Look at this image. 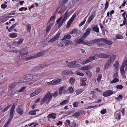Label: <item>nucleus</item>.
I'll list each match as a JSON object with an SVG mask.
<instances>
[{
	"label": "nucleus",
	"mask_w": 127,
	"mask_h": 127,
	"mask_svg": "<svg viewBox=\"0 0 127 127\" xmlns=\"http://www.w3.org/2000/svg\"><path fill=\"white\" fill-rule=\"evenodd\" d=\"M114 116L117 119L120 120L121 118V113L118 111L115 112Z\"/></svg>",
	"instance_id": "16"
},
{
	"label": "nucleus",
	"mask_w": 127,
	"mask_h": 127,
	"mask_svg": "<svg viewBox=\"0 0 127 127\" xmlns=\"http://www.w3.org/2000/svg\"><path fill=\"white\" fill-rule=\"evenodd\" d=\"M102 38H100L98 39H95L90 41V43L92 44L96 43L102 41Z\"/></svg>",
	"instance_id": "19"
},
{
	"label": "nucleus",
	"mask_w": 127,
	"mask_h": 127,
	"mask_svg": "<svg viewBox=\"0 0 127 127\" xmlns=\"http://www.w3.org/2000/svg\"><path fill=\"white\" fill-rule=\"evenodd\" d=\"M69 102V100H64L61 102L60 104L61 105L63 106L67 104Z\"/></svg>",
	"instance_id": "30"
},
{
	"label": "nucleus",
	"mask_w": 127,
	"mask_h": 127,
	"mask_svg": "<svg viewBox=\"0 0 127 127\" xmlns=\"http://www.w3.org/2000/svg\"><path fill=\"white\" fill-rule=\"evenodd\" d=\"M83 88L78 89L75 91L76 95H78L81 93L84 90Z\"/></svg>",
	"instance_id": "24"
},
{
	"label": "nucleus",
	"mask_w": 127,
	"mask_h": 127,
	"mask_svg": "<svg viewBox=\"0 0 127 127\" xmlns=\"http://www.w3.org/2000/svg\"><path fill=\"white\" fill-rule=\"evenodd\" d=\"M68 90L70 93H72L74 92L73 89L71 87H68Z\"/></svg>",
	"instance_id": "44"
},
{
	"label": "nucleus",
	"mask_w": 127,
	"mask_h": 127,
	"mask_svg": "<svg viewBox=\"0 0 127 127\" xmlns=\"http://www.w3.org/2000/svg\"><path fill=\"white\" fill-rule=\"evenodd\" d=\"M71 36L69 34H67L64 35L63 38H62L61 40H64L66 39H69L71 38Z\"/></svg>",
	"instance_id": "28"
},
{
	"label": "nucleus",
	"mask_w": 127,
	"mask_h": 127,
	"mask_svg": "<svg viewBox=\"0 0 127 127\" xmlns=\"http://www.w3.org/2000/svg\"><path fill=\"white\" fill-rule=\"evenodd\" d=\"M102 78V75L101 74H99L98 77L97 78V81L98 82H99L101 80V79Z\"/></svg>",
	"instance_id": "56"
},
{
	"label": "nucleus",
	"mask_w": 127,
	"mask_h": 127,
	"mask_svg": "<svg viewBox=\"0 0 127 127\" xmlns=\"http://www.w3.org/2000/svg\"><path fill=\"white\" fill-rule=\"evenodd\" d=\"M95 56L90 57L87 60L83 62L82 63V64H85L88 63L90 62L95 60Z\"/></svg>",
	"instance_id": "9"
},
{
	"label": "nucleus",
	"mask_w": 127,
	"mask_h": 127,
	"mask_svg": "<svg viewBox=\"0 0 127 127\" xmlns=\"http://www.w3.org/2000/svg\"><path fill=\"white\" fill-rule=\"evenodd\" d=\"M60 34V33H58L53 37L52 38L48 41V42L52 43L57 40L59 37Z\"/></svg>",
	"instance_id": "7"
},
{
	"label": "nucleus",
	"mask_w": 127,
	"mask_h": 127,
	"mask_svg": "<svg viewBox=\"0 0 127 127\" xmlns=\"http://www.w3.org/2000/svg\"><path fill=\"white\" fill-rule=\"evenodd\" d=\"M70 83L71 84H73L74 83V80L72 78H70L69 80Z\"/></svg>",
	"instance_id": "55"
},
{
	"label": "nucleus",
	"mask_w": 127,
	"mask_h": 127,
	"mask_svg": "<svg viewBox=\"0 0 127 127\" xmlns=\"http://www.w3.org/2000/svg\"><path fill=\"white\" fill-rule=\"evenodd\" d=\"M76 16V13H74L72 17L70 19L69 21L68 22L67 24V26H70L71 23L73 21L74 19L75 18Z\"/></svg>",
	"instance_id": "13"
},
{
	"label": "nucleus",
	"mask_w": 127,
	"mask_h": 127,
	"mask_svg": "<svg viewBox=\"0 0 127 127\" xmlns=\"http://www.w3.org/2000/svg\"><path fill=\"white\" fill-rule=\"evenodd\" d=\"M86 20V19H84L83 20V21L82 22H81L79 24V26L80 27L82 25H83L85 23V21Z\"/></svg>",
	"instance_id": "49"
},
{
	"label": "nucleus",
	"mask_w": 127,
	"mask_h": 127,
	"mask_svg": "<svg viewBox=\"0 0 127 127\" xmlns=\"http://www.w3.org/2000/svg\"><path fill=\"white\" fill-rule=\"evenodd\" d=\"M59 46L60 47H63L64 45V43L63 42H60L58 44Z\"/></svg>",
	"instance_id": "64"
},
{
	"label": "nucleus",
	"mask_w": 127,
	"mask_h": 127,
	"mask_svg": "<svg viewBox=\"0 0 127 127\" xmlns=\"http://www.w3.org/2000/svg\"><path fill=\"white\" fill-rule=\"evenodd\" d=\"M52 98V94H50V92H48L47 94L44 97L41 101L40 104L42 105L45 102L46 103H48Z\"/></svg>",
	"instance_id": "3"
},
{
	"label": "nucleus",
	"mask_w": 127,
	"mask_h": 127,
	"mask_svg": "<svg viewBox=\"0 0 127 127\" xmlns=\"http://www.w3.org/2000/svg\"><path fill=\"white\" fill-rule=\"evenodd\" d=\"M42 90L41 89H38L34 92L32 93L30 95L31 97H33L37 95Z\"/></svg>",
	"instance_id": "10"
},
{
	"label": "nucleus",
	"mask_w": 127,
	"mask_h": 127,
	"mask_svg": "<svg viewBox=\"0 0 127 127\" xmlns=\"http://www.w3.org/2000/svg\"><path fill=\"white\" fill-rule=\"evenodd\" d=\"M119 64V62L118 61H115V63L114 64V67H115V69L117 70L118 68V65Z\"/></svg>",
	"instance_id": "29"
},
{
	"label": "nucleus",
	"mask_w": 127,
	"mask_h": 127,
	"mask_svg": "<svg viewBox=\"0 0 127 127\" xmlns=\"http://www.w3.org/2000/svg\"><path fill=\"white\" fill-rule=\"evenodd\" d=\"M106 109H104L101 110L100 112V113L101 114H105L106 113Z\"/></svg>",
	"instance_id": "63"
},
{
	"label": "nucleus",
	"mask_w": 127,
	"mask_h": 127,
	"mask_svg": "<svg viewBox=\"0 0 127 127\" xmlns=\"http://www.w3.org/2000/svg\"><path fill=\"white\" fill-rule=\"evenodd\" d=\"M61 81L60 79H57L56 80H53L52 81L48 82L47 84L48 85H54L59 83Z\"/></svg>",
	"instance_id": "6"
},
{
	"label": "nucleus",
	"mask_w": 127,
	"mask_h": 127,
	"mask_svg": "<svg viewBox=\"0 0 127 127\" xmlns=\"http://www.w3.org/2000/svg\"><path fill=\"white\" fill-rule=\"evenodd\" d=\"M82 38H81L79 39L77 41H76L75 43V44L76 45H77L78 44L82 43L83 44V41H84L83 40H82Z\"/></svg>",
	"instance_id": "32"
},
{
	"label": "nucleus",
	"mask_w": 127,
	"mask_h": 127,
	"mask_svg": "<svg viewBox=\"0 0 127 127\" xmlns=\"http://www.w3.org/2000/svg\"><path fill=\"white\" fill-rule=\"evenodd\" d=\"M76 73L77 75L80 76H83L84 75V74L83 73L79 72L78 71L76 72Z\"/></svg>",
	"instance_id": "57"
},
{
	"label": "nucleus",
	"mask_w": 127,
	"mask_h": 127,
	"mask_svg": "<svg viewBox=\"0 0 127 127\" xmlns=\"http://www.w3.org/2000/svg\"><path fill=\"white\" fill-rule=\"evenodd\" d=\"M123 98V96L121 95H119L118 97L116 98V100L118 101H120L122 100Z\"/></svg>",
	"instance_id": "34"
},
{
	"label": "nucleus",
	"mask_w": 127,
	"mask_h": 127,
	"mask_svg": "<svg viewBox=\"0 0 127 127\" xmlns=\"http://www.w3.org/2000/svg\"><path fill=\"white\" fill-rule=\"evenodd\" d=\"M39 111V110L38 109H35L29 111L28 114L31 115H34L36 114V111Z\"/></svg>",
	"instance_id": "23"
},
{
	"label": "nucleus",
	"mask_w": 127,
	"mask_h": 127,
	"mask_svg": "<svg viewBox=\"0 0 127 127\" xmlns=\"http://www.w3.org/2000/svg\"><path fill=\"white\" fill-rule=\"evenodd\" d=\"M17 36V33H13L10 34V37L12 38H14L16 37Z\"/></svg>",
	"instance_id": "42"
},
{
	"label": "nucleus",
	"mask_w": 127,
	"mask_h": 127,
	"mask_svg": "<svg viewBox=\"0 0 127 127\" xmlns=\"http://www.w3.org/2000/svg\"><path fill=\"white\" fill-rule=\"evenodd\" d=\"M43 52H40L37 53L36 54L34 55V58L35 59L43 55Z\"/></svg>",
	"instance_id": "31"
},
{
	"label": "nucleus",
	"mask_w": 127,
	"mask_h": 127,
	"mask_svg": "<svg viewBox=\"0 0 127 127\" xmlns=\"http://www.w3.org/2000/svg\"><path fill=\"white\" fill-rule=\"evenodd\" d=\"M7 7V5L4 3L2 4L1 5V8L3 9H4L6 8Z\"/></svg>",
	"instance_id": "58"
},
{
	"label": "nucleus",
	"mask_w": 127,
	"mask_h": 127,
	"mask_svg": "<svg viewBox=\"0 0 127 127\" xmlns=\"http://www.w3.org/2000/svg\"><path fill=\"white\" fill-rule=\"evenodd\" d=\"M80 115V113L79 112H77L74 113L73 114L72 116L75 117L76 118H77L79 117Z\"/></svg>",
	"instance_id": "38"
},
{
	"label": "nucleus",
	"mask_w": 127,
	"mask_h": 127,
	"mask_svg": "<svg viewBox=\"0 0 127 127\" xmlns=\"http://www.w3.org/2000/svg\"><path fill=\"white\" fill-rule=\"evenodd\" d=\"M65 22L64 21V20H62L61 21H60V23L59 24V26L58 27H60Z\"/></svg>",
	"instance_id": "53"
},
{
	"label": "nucleus",
	"mask_w": 127,
	"mask_h": 127,
	"mask_svg": "<svg viewBox=\"0 0 127 127\" xmlns=\"http://www.w3.org/2000/svg\"><path fill=\"white\" fill-rule=\"evenodd\" d=\"M102 41L105 43L106 44L109 45H111L113 43V42L112 41L107 40L103 38H102Z\"/></svg>",
	"instance_id": "17"
},
{
	"label": "nucleus",
	"mask_w": 127,
	"mask_h": 127,
	"mask_svg": "<svg viewBox=\"0 0 127 127\" xmlns=\"http://www.w3.org/2000/svg\"><path fill=\"white\" fill-rule=\"evenodd\" d=\"M34 59L35 58L34 55H31L25 58L24 60L25 61H28Z\"/></svg>",
	"instance_id": "25"
},
{
	"label": "nucleus",
	"mask_w": 127,
	"mask_h": 127,
	"mask_svg": "<svg viewBox=\"0 0 127 127\" xmlns=\"http://www.w3.org/2000/svg\"><path fill=\"white\" fill-rule=\"evenodd\" d=\"M93 31L98 33L99 32V28L98 27L97 25L94 26L93 28Z\"/></svg>",
	"instance_id": "27"
},
{
	"label": "nucleus",
	"mask_w": 127,
	"mask_h": 127,
	"mask_svg": "<svg viewBox=\"0 0 127 127\" xmlns=\"http://www.w3.org/2000/svg\"><path fill=\"white\" fill-rule=\"evenodd\" d=\"M85 73L89 77H91L92 76V73L90 71L88 70L86 71L85 72Z\"/></svg>",
	"instance_id": "36"
},
{
	"label": "nucleus",
	"mask_w": 127,
	"mask_h": 127,
	"mask_svg": "<svg viewBox=\"0 0 127 127\" xmlns=\"http://www.w3.org/2000/svg\"><path fill=\"white\" fill-rule=\"evenodd\" d=\"M76 16V13H74L72 17L70 19L69 21L68 22L67 24V26H70L71 23L73 21L74 19L75 18Z\"/></svg>",
	"instance_id": "12"
},
{
	"label": "nucleus",
	"mask_w": 127,
	"mask_h": 127,
	"mask_svg": "<svg viewBox=\"0 0 127 127\" xmlns=\"http://www.w3.org/2000/svg\"><path fill=\"white\" fill-rule=\"evenodd\" d=\"M113 93L114 92L112 91L111 90H108L103 92L102 94V95L104 96L107 97L110 96L113 94Z\"/></svg>",
	"instance_id": "8"
},
{
	"label": "nucleus",
	"mask_w": 127,
	"mask_h": 127,
	"mask_svg": "<svg viewBox=\"0 0 127 127\" xmlns=\"http://www.w3.org/2000/svg\"><path fill=\"white\" fill-rule=\"evenodd\" d=\"M119 79L116 78H114L113 80L111 82V83H116L119 81Z\"/></svg>",
	"instance_id": "45"
},
{
	"label": "nucleus",
	"mask_w": 127,
	"mask_h": 127,
	"mask_svg": "<svg viewBox=\"0 0 127 127\" xmlns=\"http://www.w3.org/2000/svg\"><path fill=\"white\" fill-rule=\"evenodd\" d=\"M72 43V41L67 40L64 41V44L65 46H66L71 44Z\"/></svg>",
	"instance_id": "35"
},
{
	"label": "nucleus",
	"mask_w": 127,
	"mask_h": 127,
	"mask_svg": "<svg viewBox=\"0 0 127 127\" xmlns=\"http://www.w3.org/2000/svg\"><path fill=\"white\" fill-rule=\"evenodd\" d=\"M76 62L75 61L70 62L67 64L68 66L72 68L76 67V66L78 67H80V65L76 64Z\"/></svg>",
	"instance_id": "4"
},
{
	"label": "nucleus",
	"mask_w": 127,
	"mask_h": 127,
	"mask_svg": "<svg viewBox=\"0 0 127 127\" xmlns=\"http://www.w3.org/2000/svg\"><path fill=\"white\" fill-rule=\"evenodd\" d=\"M50 94H52V97L53 96L54 97H55L58 95V92L57 91H56V92H55L54 94L51 93H50Z\"/></svg>",
	"instance_id": "47"
},
{
	"label": "nucleus",
	"mask_w": 127,
	"mask_h": 127,
	"mask_svg": "<svg viewBox=\"0 0 127 127\" xmlns=\"http://www.w3.org/2000/svg\"><path fill=\"white\" fill-rule=\"evenodd\" d=\"M95 16V13H92L91 16L89 17L88 20H87L88 22V23H90L93 19Z\"/></svg>",
	"instance_id": "22"
},
{
	"label": "nucleus",
	"mask_w": 127,
	"mask_h": 127,
	"mask_svg": "<svg viewBox=\"0 0 127 127\" xmlns=\"http://www.w3.org/2000/svg\"><path fill=\"white\" fill-rule=\"evenodd\" d=\"M11 105L8 106L6 107L2 111L3 112H4L7 111V110L10 107Z\"/></svg>",
	"instance_id": "48"
},
{
	"label": "nucleus",
	"mask_w": 127,
	"mask_h": 127,
	"mask_svg": "<svg viewBox=\"0 0 127 127\" xmlns=\"http://www.w3.org/2000/svg\"><path fill=\"white\" fill-rule=\"evenodd\" d=\"M56 114L55 113H52L49 114L47 116L48 118H52L54 119L56 118Z\"/></svg>",
	"instance_id": "21"
},
{
	"label": "nucleus",
	"mask_w": 127,
	"mask_h": 127,
	"mask_svg": "<svg viewBox=\"0 0 127 127\" xmlns=\"http://www.w3.org/2000/svg\"><path fill=\"white\" fill-rule=\"evenodd\" d=\"M92 66L90 65H88L82 67L81 68V69L82 70H88L92 69Z\"/></svg>",
	"instance_id": "14"
},
{
	"label": "nucleus",
	"mask_w": 127,
	"mask_h": 127,
	"mask_svg": "<svg viewBox=\"0 0 127 127\" xmlns=\"http://www.w3.org/2000/svg\"><path fill=\"white\" fill-rule=\"evenodd\" d=\"M64 86L61 87L59 90V94L60 95H61L62 93V92L64 88Z\"/></svg>",
	"instance_id": "39"
},
{
	"label": "nucleus",
	"mask_w": 127,
	"mask_h": 127,
	"mask_svg": "<svg viewBox=\"0 0 127 127\" xmlns=\"http://www.w3.org/2000/svg\"><path fill=\"white\" fill-rule=\"evenodd\" d=\"M76 124L73 122H71L69 125L70 127H75L76 126Z\"/></svg>",
	"instance_id": "50"
},
{
	"label": "nucleus",
	"mask_w": 127,
	"mask_h": 127,
	"mask_svg": "<svg viewBox=\"0 0 127 127\" xmlns=\"http://www.w3.org/2000/svg\"><path fill=\"white\" fill-rule=\"evenodd\" d=\"M19 56L22 57L23 56L27 55L28 54V51L27 49L24 48L21 49L19 52Z\"/></svg>",
	"instance_id": "5"
},
{
	"label": "nucleus",
	"mask_w": 127,
	"mask_h": 127,
	"mask_svg": "<svg viewBox=\"0 0 127 127\" xmlns=\"http://www.w3.org/2000/svg\"><path fill=\"white\" fill-rule=\"evenodd\" d=\"M15 107V104H13L12 106L10 112V115L9 119L7 122L4 125L3 127H7L8 125L10 123L11 120L13 118L14 116V112Z\"/></svg>",
	"instance_id": "1"
},
{
	"label": "nucleus",
	"mask_w": 127,
	"mask_h": 127,
	"mask_svg": "<svg viewBox=\"0 0 127 127\" xmlns=\"http://www.w3.org/2000/svg\"><path fill=\"white\" fill-rule=\"evenodd\" d=\"M111 64L110 63H108V62H107L106 63L105 65L104 66V67L105 68H106L108 66H109L110 65V64Z\"/></svg>",
	"instance_id": "62"
},
{
	"label": "nucleus",
	"mask_w": 127,
	"mask_h": 127,
	"mask_svg": "<svg viewBox=\"0 0 127 127\" xmlns=\"http://www.w3.org/2000/svg\"><path fill=\"white\" fill-rule=\"evenodd\" d=\"M116 57V56L115 55L112 56L107 61L108 63H111L113 62L115 60Z\"/></svg>",
	"instance_id": "20"
},
{
	"label": "nucleus",
	"mask_w": 127,
	"mask_h": 127,
	"mask_svg": "<svg viewBox=\"0 0 127 127\" xmlns=\"http://www.w3.org/2000/svg\"><path fill=\"white\" fill-rule=\"evenodd\" d=\"M69 16L67 14V13L66 12L64 14V18L62 19V20H64L65 21L66 20L67 18Z\"/></svg>",
	"instance_id": "37"
},
{
	"label": "nucleus",
	"mask_w": 127,
	"mask_h": 127,
	"mask_svg": "<svg viewBox=\"0 0 127 127\" xmlns=\"http://www.w3.org/2000/svg\"><path fill=\"white\" fill-rule=\"evenodd\" d=\"M41 66L40 65H38L37 66H36L34 68V70H41Z\"/></svg>",
	"instance_id": "51"
},
{
	"label": "nucleus",
	"mask_w": 127,
	"mask_h": 127,
	"mask_svg": "<svg viewBox=\"0 0 127 127\" xmlns=\"http://www.w3.org/2000/svg\"><path fill=\"white\" fill-rule=\"evenodd\" d=\"M110 55H108L104 53L98 54L97 55V57L99 58H108L110 57Z\"/></svg>",
	"instance_id": "11"
},
{
	"label": "nucleus",
	"mask_w": 127,
	"mask_h": 127,
	"mask_svg": "<svg viewBox=\"0 0 127 127\" xmlns=\"http://www.w3.org/2000/svg\"><path fill=\"white\" fill-rule=\"evenodd\" d=\"M31 29V26L30 24H28L27 26V30L28 32H30Z\"/></svg>",
	"instance_id": "46"
},
{
	"label": "nucleus",
	"mask_w": 127,
	"mask_h": 127,
	"mask_svg": "<svg viewBox=\"0 0 127 127\" xmlns=\"http://www.w3.org/2000/svg\"><path fill=\"white\" fill-rule=\"evenodd\" d=\"M78 104L79 103L78 102H74L73 104V107H77L78 106Z\"/></svg>",
	"instance_id": "52"
},
{
	"label": "nucleus",
	"mask_w": 127,
	"mask_h": 127,
	"mask_svg": "<svg viewBox=\"0 0 127 127\" xmlns=\"http://www.w3.org/2000/svg\"><path fill=\"white\" fill-rule=\"evenodd\" d=\"M23 41V39L22 38L20 39L17 42V43L19 44H21Z\"/></svg>",
	"instance_id": "59"
},
{
	"label": "nucleus",
	"mask_w": 127,
	"mask_h": 127,
	"mask_svg": "<svg viewBox=\"0 0 127 127\" xmlns=\"http://www.w3.org/2000/svg\"><path fill=\"white\" fill-rule=\"evenodd\" d=\"M73 72L71 70H66L63 71L61 73L62 75L71 74Z\"/></svg>",
	"instance_id": "15"
},
{
	"label": "nucleus",
	"mask_w": 127,
	"mask_h": 127,
	"mask_svg": "<svg viewBox=\"0 0 127 127\" xmlns=\"http://www.w3.org/2000/svg\"><path fill=\"white\" fill-rule=\"evenodd\" d=\"M124 67L123 66H121L120 67V71L121 75L123 76V77L124 78H126V77L125 76V72L124 70Z\"/></svg>",
	"instance_id": "18"
},
{
	"label": "nucleus",
	"mask_w": 127,
	"mask_h": 127,
	"mask_svg": "<svg viewBox=\"0 0 127 127\" xmlns=\"http://www.w3.org/2000/svg\"><path fill=\"white\" fill-rule=\"evenodd\" d=\"M40 76V75L38 74H35L34 76L32 74H28L24 76L21 81L22 82L28 81L32 80L34 77H37Z\"/></svg>",
	"instance_id": "2"
},
{
	"label": "nucleus",
	"mask_w": 127,
	"mask_h": 127,
	"mask_svg": "<svg viewBox=\"0 0 127 127\" xmlns=\"http://www.w3.org/2000/svg\"><path fill=\"white\" fill-rule=\"evenodd\" d=\"M16 111L20 115H22L24 113L23 111L19 107H18L16 109Z\"/></svg>",
	"instance_id": "26"
},
{
	"label": "nucleus",
	"mask_w": 127,
	"mask_h": 127,
	"mask_svg": "<svg viewBox=\"0 0 127 127\" xmlns=\"http://www.w3.org/2000/svg\"><path fill=\"white\" fill-rule=\"evenodd\" d=\"M91 29H88L86 31L85 33L88 35H89L90 33Z\"/></svg>",
	"instance_id": "61"
},
{
	"label": "nucleus",
	"mask_w": 127,
	"mask_h": 127,
	"mask_svg": "<svg viewBox=\"0 0 127 127\" xmlns=\"http://www.w3.org/2000/svg\"><path fill=\"white\" fill-rule=\"evenodd\" d=\"M109 5V2L108 1H106L105 3V9L106 10L108 7Z\"/></svg>",
	"instance_id": "60"
},
{
	"label": "nucleus",
	"mask_w": 127,
	"mask_h": 127,
	"mask_svg": "<svg viewBox=\"0 0 127 127\" xmlns=\"http://www.w3.org/2000/svg\"><path fill=\"white\" fill-rule=\"evenodd\" d=\"M83 44L84 45H86L88 46H90L91 45V43H90H90L87 42L85 41H83Z\"/></svg>",
	"instance_id": "54"
},
{
	"label": "nucleus",
	"mask_w": 127,
	"mask_h": 127,
	"mask_svg": "<svg viewBox=\"0 0 127 127\" xmlns=\"http://www.w3.org/2000/svg\"><path fill=\"white\" fill-rule=\"evenodd\" d=\"M68 0H60L59 1V3L61 5H63Z\"/></svg>",
	"instance_id": "33"
},
{
	"label": "nucleus",
	"mask_w": 127,
	"mask_h": 127,
	"mask_svg": "<svg viewBox=\"0 0 127 127\" xmlns=\"http://www.w3.org/2000/svg\"><path fill=\"white\" fill-rule=\"evenodd\" d=\"M53 25V24L52 23V24L50 25L49 26H47L46 30V31L47 32H48L51 29L52 25Z\"/></svg>",
	"instance_id": "41"
},
{
	"label": "nucleus",
	"mask_w": 127,
	"mask_h": 127,
	"mask_svg": "<svg viewBox=\"0 0 127 127\" xmlns=\"http://www.w3.org/2000/svg\"><path fill=\"white\" fill-rule=\"evenodd\" d=\"M116 38L117 39H120L123 38V36L120 34H118L116 35Z\"/></svg>",
	"instance_id": "43"
},
{
	"label": "nucleus",
	"mask_w": 127,
	"mask_h": 127,
	"mask_svg": "<svg viewBox=\"0 0 127 127\" xmlns=\"http://www.w3.org/2000/svg\"><path fill=\"white\" fill-rule=\"evenodd\" d=\"M17 25V24L15 23L13 24L11 26L9 29H8V31L9 32H11V31Z\"/></svg>",
	"instance_id": "40"
}]
</instances>
